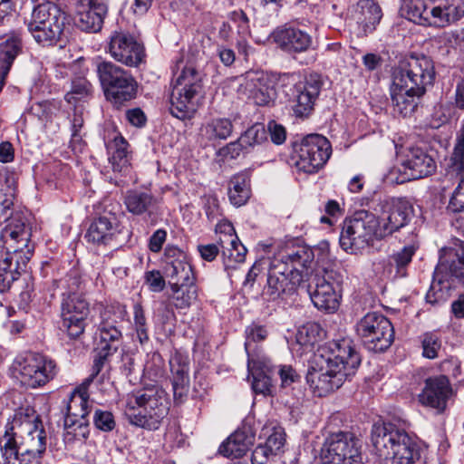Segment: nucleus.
Segmentation results:
<instances>
[{
  "label": "nucleus",
  "instance_id": "obj_1",
  "mask_svg": "<svg viewBox=\"0 0 464 464\" xmlns=\"http://www.w3.org/2000/svg\"><path fill=\"white\" fill-rule=\"evenodd\" d=\"M361 357L350 338L328 343L309 362L306 382L314 395L324 397L355 374Z\"/></svg>",
  "mask_w": 464,
  "mask_h": 464
},
{
  "label": "nucleus",
  "instance_id": "obj_2",
  "mask_svg": "<svg viewBox=\"0 0 464 464\" xmlns=\"http://www.w3.org/2000/svg\"><path fill=\"white\" fill-rule=\"evenodd\" d=\"M47 433L41 416L31 407L21 409L7 422L0 438L5 464H41L46 454Z\"/></svg>",
  "mask_w": 464,
  "mask_h": 464
},
{
  "label": "nucleus",
  "instance_id": "obj_3",
  "mask_svg": "<svg viewBox=\"0 0 464 464\" xmlns=\"http://www.w3.org/2000/svg\"><path fill=\"white\" fill-rule=\"evenodd\" d=\"M433 61L426 56L411 55L401 61L392 73L391 97L394 112L411 116L417 109L427 86L435 80Z\"/></svg>",
  "mask_w": 464,
  "mask_h": 464
},
{
  "label": "nucleus",
  "instance_id": "obj_4",
  "mask_svg": "<svg viewBox=\"0 0 464 464\" xmlns=\"http://www.w3.org/2000/svg\"><path fill=\"white\" fill-rule=\"evenodd\" d=\"M314 257L309 246H296L285 247L269 258L263 295L269 301L286 299L295 295L304 281L305 272Z\"/></svg>",
  "mask_w": 464,
  "mask_h": 464
},
{
  "label": "nucleus",
  "instance_id": "obj_5",
  "mask_svg": "<svg viewBox=\"0 0 464 464\" xmlns=\"http://www.w3.org/2000/svg\"><path fill=\"white\" fill-rule=\"evenodd\" d=\"M31 229L22 219H12L0 233V293L9 290L25 271L34 254Z\"/></svg>",
  "mask_w": 464,
  "mask_h": 464
},
{
  "label": "nucleus",
  "instance_id": "obj_6",
  "mask_svg": "<svg viewBox=\"0 0 464 464\" xmlns=\"http://www.w3.org/2000/svg\"><path fill=\"white\" fill-rule=\"evenodd\" d=\"M371 441L378 464H421L417 438L392 422L375 423Z\"/></svg>",
  "mask_w": 464,
  "mask_h": 464
},
{
  "label": "nucleus",
  "instance_id": "obj_7",
  "mask_svg": "<svg viewBox=\"0 0 464 464\" xmlns=\"http://www.w3.org/2000/svg\"><path fill=\"white\" fill-rule=\"evenodd\" d=\"M169 411L166 392L158 385H150L128 395L125 415L131 425L156 430Z\"/></svg>",
  "mask_w": 464,
  "mask_h": 464
},
{
  "label": "nucleus",
  "instance_id": "obj_8",
  "mask_svg": "<svg viewBox=\"0 0 464 464\" xmlns=\"http://www.w3.org/2000/svg\"><path fill=\"white\" fill-rule=\"evenodd\" d=\"M25 23L39 44L53 46L63 41L69 15L55 3L46 1L34 7L31 18Z\"/></svg>",
  "mask_w": 464,
  "mask_h": 464
},
{
  "label": "nucleus",
  "instance_id": "obj_9",
  "mask_svg": "<svg viewBox=\"0 0 464 464\" xmlns=\"http://www.w3.org/2000/svg\"><path fill=\"white\" fill-rule=\"evenodd\" d=\"M95 70L106 100L117 109L135 99L139 84L130 71L98 57Z\"/></svg>",
  "mask_w": 464,
  "mask_h": 464
},
{
  "label": "nucleus",
  "instance_id": "obj_10",
  "mask_svg": "<svg viewBox=\"0 0 464 464\" xmlns=\"http://www.w3.org/2000/svg\"><path fill=\"white\" fill-rule=\"evenodd\" d=\"M382 239L377 216L361 210L343 220L339 241L345 252L358 254L372 246L375 240Z\"/></svg>",
  "mask_w": 464,
  "mask_h": 464
},
{
  "label": "nucleus",
  "instance_id": "obj_11",
  "mask_svg": "<svg viewBox=\"0 0 464 464\" xmlns=\"http://www.w3.org/2000/svg\"><path fill=\"white\" fill-rule=\"evenodd\" d=\"M332 155V145L327 138L313 133L294 143L292 160L298 170L307 174L317 172Z\"/></svg>",
  "mask_w": 464,
  "mask_h": 464
},
{
  "label": "nucleus",
  "instance_id": "obj_12",
  "mask_svg": "<svg viewBox=\"0 0 464 464\" xmlns=\"http://www.w3.org/2000/svg\"><path fill=\"white\" fill-rule=\"evenodd\" d=\"M128 315L126 305L115 302L102 305L99 312L96 335L105 355L115 353L122 341V326Z\"/></svg>",
  "mask_w": 464,
  "mask_h": 464
},
{
  "label": "nucleus",
  "instance_id": "obj_13",
  "mask_svg": "<svg viewBox=\"0 0 464 464\" xmlns=\"http://www.w3.org/2000/svg\"><path fill=\"white\" fill-rule=\"evenodd\" d=\"M343 276L333 268L317 271L307 285L314 305L327 313L335 312L340 304Z\"/></svg>",
  "mask_w": 464,
  "mask_h": 464
},
{
  "label": "nucleus",
  "instance_id": "obj_14",
  "mask_svg": "<svg viewBox=\"0 0 464 464\" xmlns=\"http://www.w3.org/2000/svg\"><path fill=\"white\" fill-rule=\"evenodd\" d=\"M130 236L129 230L122 225L117 214L111 211H104L92 220L84 238L88 243L98 246L117 248L127 243Z\"/></svg>",
  "mask_w": 464,
  "mask_h": 464
},
{
  "label": "nucleus",
  "instance_id": "obj_15",
  "mask_svg": "<svg viewBox=\"0 0 464 464\" xmlns=\"http://www.w3.org/2000/svg\"><path fill=\"white\" fill-rule=\"evenodd\" d=\"M322 464H364L362 441L353 433L331 434L322 449Z\"/></svg>",
  "mask_w": 464,
  "mask_h": 464
},
{
  "label": "nucleus",
  "instance_id": "obj_16",
  "mask_svg": "<svg viewBox=\"0 0 464 464\" xmlns=\"http://www.w3.org/2000/svg\"><path fill=\"white\" fill-rule=\"evenodd\" d=\"M357 334L370 351H386L394 341V329L391 321L378 312L367 313L356 324Z\"/></svg>",
  "mask_w": 464,
  "mask_h": 464
},
{
  "label": "nucleus",
  "instance_id": "obj_17",
  "mask_svg": "<svg viewBox=\"0 0 464 464\" xmlns=\"http://www.w3.org/2000/svg\"><path fill=\"white\" fill-rule=\"evenodd\" d=\"M22 382L31 388L43 387L58 373L59 368L52 358L39 353H26L14 362Z\"/></svg>",
  "mask_w": 464,
  "mask_h": 464
},
{
  "label": "nucleus",
  "instance_id": "obj_18",
  "mask_svg": "<svg viewBox=\"0 0 464 464\" xmlns=\"http://www.w3.org/2000/svg\"><path fill=\"white\" fill-rule=\"evenodd\" d=\"M90 304L84 295H61L60 330L71 340L79 339L85 332Z\"/></svg>",
  "mask_w": 464,
  "mask_h": 464
},
{
  "label": "nucleus",
  "instance_id": "obj_19",
  "mask_svg": "<svg viewBox=\"0 0 464 464\" xmlns=\"http://www.w3.org/2000/svg\"><path fill=\"white\" fill-rule=\"evenodd\" d=\"M323 85V77L317 72L305 75L294 85L289 102L296 118H308L313 113Z\"/></svg>",
  "mask_w": 464,
  "mask_h": 464
},
{
  "label": "nucleus",
  "instance_id": "obj_20",
  "mask_svg": "<svg viewBox=\"0 0 464 464\" xmlns=\"http://www.w3.org/2000/svg\"><path fill=\"white\" fill-rule=\"evenodd\" d=\"M237 92L257 106H269L276 98V82L264 71H248L243 75Z\"/></svg>",
  "mask_w": 464,
  "mask_h": 464
},
{
  "label": "nucleus",
  "instance_id": "obj_21",
  "mask_svg": "<svg viewBox=\"0 0 464 464\" xmlns=\"http://www.w3.org/2000/svg\"><path fill=\"white\" fill-rule=\"evenodd\" d=\"M412 215V205L405 198H384L381 202V214L377 217L384 238L408 225Z\"/></svg>",
  "mask_w": 464,
  "mask_h": 464
},
{
  "label": "nucleus",
  "instance_id": "obj_22",
  "mask_svg": "<svg viewBox=\"0 0 464 464\" xmlns=\"http://www.w3.org/2000/svg\"><path fill=\"white\" fill-rule=\"evenodd\" d=\"M437 169L434 158L420 147L410 148L401 159L398 171L401 176L396 179L397 183L424 179L431 176Z\"/></svg>",
  "mask_w": 464,
  "mask_h": 464
},
{
  "label": "nucleus",
  "instance_id": "obj_23",
  "mask_svg": "<svg viewBox=\"0 0 464 464\" xmlns=\"http://www.w3.org/2000/svg\"><path fill=\"white\" fill-rule=\"evenodd\" d=\"M108 49L116 61L130 67L138 66L145 57L143 45L123 32H114L111 35Z\"/></svg>",
  "mask_w": 464,
  "mask_h": 464
},
{
  "label": "nucleus",
  "instance_id": "obj_24",
  "mask_svg": "<svg viewBox=\"0 0 464 464\" xmlns=\"http://www.w3.org/2000/svg\"><path fill=\"white\" fill-rule=\"evenodd\" d=\"M270 40L284 53L294 55L305 53L313 45V37L299 27L285 24L276 27L269 35Z\"/></svg>",
  "mask_w": 464,
  "mask_h": 464
},
{
  "label": "nucleus",
  "instance_id": "obj_25",
  "mask_svg": "<svg viewBox=\"0 0 464 464\" xmlns=\"http://www.w3.org/2000/svg\"><path fill=\"white\" fill-rule=\"evenodd\" d=\"M164 273L169 285H180L196 282L195 274L187 254L174 245H167L164 250Z\"/></svg>",
  "mask_w": 464,
  "mask_h": 464
},
{
  "label": "nucleus",
  "instance_id": "obj_26",
  "mask_svg": "<svg viewBox=\"0 0 464 464\" xmlns=\"http://www.w3.org/2000/svg\"><path fill=\"white\" fill-rule=\"evenodd\" d=\"M452 395L453 390L449 378L445 375H439L425 380L424 387L418 397L421 405L430 407L439 413H442Z\"/></svg>",
  "mask_w": 464,
  "mask_h": 464
},
{
  "label": "nucleus",
  "instance_id": "obj_27",
  "mask_svg": "<svg viewBox=\"0 0 464 464\" xmlns=\"http://www.w3.org/2000/svg\"><path fill=\"white\" fill-rule=\"evenodd\" d=\"M256 430L250 420H246L241 426L225 440L218 447V453L226 458H241L254 444Z\"/></svg>",
  "mask_w": 464,
  "mask_h": 464
},
{
  "label": "nucleus",
  "instance_id": "obj_28",
  "mask_svg": "<svg viewBox=\"0 0 464 464\" xmlns=\"http://www.w3.org/2000/svg\"><path fill=\"white\" fill-rule=\"evenodd\" d=\"M418 248V243L411 242L404 246L401 250L388 256L380 263L383 274L393 279L405 277L408 267Z\"/></svg>",
  "mask_w": 464,
  "mask_h": 464
},
{
  "label": "nucleus",
  "instance_id": "obj_29",
  "mask_svg": "<svg viewBox=\"0 0 464 464\" xmlns=\"http://www.w3.org/2000/svg\"><path fill=\"white\" fill-rule=\"evenodd\" d=\"M174 401L180 403L187 397L189 385V365L187 358L175 354L169 359Z\"/></svg>",
  "mask_w": 464,
  "mask_h": 464
},
{
  "label": "nucleus",
  "instance_id": "obj_30",
  "mask_svg": "<svg viewBox=\"0 0 464 464\" xmlns=\"http://www.w3.org/2000/svg\"><path fill=\"white\" fill-rule=\"evenodd\" d=\"M108 153L111 155L109 160L112 170L119 173H126L130 169L129 143L119 132L114 131L111 138L104 139Z\"/></svg>",
  "mask_w": 464,
  "mask_h": 464
},
{
  "label": "nucleus",
  "instance_id": "obj_31",
  "mask_svg": "<svg viewBox=\"0 0 464 464\" xmlns=\"http://www.w3.org/2000/svg\"><path fill=\"white\" fill-rule=\"evenodd\" d=\"M108 14V5L76 4L75 24L82 31L97 33L101 31L104 18Z\"/></svg>",
  "mask_w": 464,
  "mask_h": 464
},
{
  "label": "nucleus",
  "instance_id": "obj_32",
  "mask_svg": "<svg viewBox=\"0 0 464 464\" xmlns=\"http://www.w3.org/2000/svg\"><path fill=\"white\" fill-rule=\"evenodd\" d=\"M201 96L185 89L173 88L170 94L169 107L171 115L179 120L193 118L198 110V100Z\"/></svg>",
  "mask_w": 464,
  "mask_h": 464
},
{
  "label": "nucleus",
  "instance_id": "obj_33",
  "mask_svg": "<svg viewBox=\"0 0 464 464\" xmlns=\"http://www.w3.org/2000/svg\"><path fill=\"white\" fill-rule=\"evenodd\" d=\"M431 16L435 26H448L464 16V0H434Z\"/></svg>",
  "mask_w": 464,
  "mask_h": 464
},
{
  "label": "nucleus",
  "instance_id": "obj_34",
  "mask_svg": "<svg viewBox=\"0 0 464 464\" xmlns=\"http://www.w3.org/2000/svg\"><path fill=\"white\" fill-rule=\"evenodd\" d=\"M64 419L72 420H87L90 413L89 392L86 383L76 387L64 401Z\"/></svg>",
  "mask_w": 464,
  "mask_h": 464
},
{
  "label": "nucleus",
  "instance_id": "obj_35",
  "mask_svg": "<svg viewBox=\"0 0 464 464\" xmlns=\"http://www.w3.org/2000/svg\"><path fill=\"white\" fill-rule=\"evenodd\" d=\"M430 0H403L401 14L414 24L424 26H435V17L431 16Z\"/></svg>",
  "mask_w": 464,
  "mask_h": 464
},
{
  "label": "nucleus",
  "instance_id": "obj_36",
  "mask_svg": "<svg viewBox=\"0 0 464 464\" xmlns=\"http://www.w3.org/2000/svg\"><path fill=\"white\" fill-rule=\"evenodd\" d=\"M90 435L89 420H72L63 419V441L67 450L72 449L76 444H83Z\"/></svg>",
  "mask_w": 464,
  "mask_h": 464
},
{
  "label": "nucleus",
  "instance_id": "obj_37",
  "mask_svg": "<svg viewBox=\"0 0 464 464\" xmlns=\"http://www.w3.org/2000/svg\"><path fill=\"white\" fill-rule=\"evenodd\" d=\"M22 51L23 43L18 34H13L0 43V70L4 74H9L14 60Z\"/></svg>",
  "mask_w": 464,
  "mask_h": 464
},
{
  "label": "nucleus",
  "instance_id": "obj_38",
  "mask_svg": "<svg viewBox=\"0 0 464 464\" xmlns=\"http://www.w3.org/2000/svg\"><path fill=\"white\" fill-rule=\"evenodd\" d=\"M250 178L247 173L240 172L234 175L229 181L228 198L232 205L241 207L250 198Z\"/></svg>",
  "mask_w": 464,
  "mask_h": 464
},
{
  "label": "nucleus",
  "instance_id": "obj_39",
  "mask_svg": "<svg viewBox=\"0 0 464 464\" xmlns=\"http://www.w3.org/2000/svg\"><path fill=\"white\" fill-rule=\"evenodd\" d=\"M124 204L129 212L140 216L150 212L156 205V198L148 192L130 190L124 197Z\"/></svg>",
  "mask_w": 464,
  "mask_h": 464
},
{
  "label": "nucleus",
  "instance_id": "obj_40",
  "mask_svg": "<svg viewBox=\"0 0 464 464\" xmlns=\"http://www.w3.org/2000/svg\"><path fill=\"white\" fill-rule=\"evenodd\" d=\"M233 131V124L228 118H213L200 128V133L208 141L227 140Z\"/></svg>",
  "mask_w": 464,
  "mask_h": 464
},
{
  "label": "nucleus",
  "instance_id": "obj_41",
  "mask_svg": "<svg viewBox=\"0 0 464 464\" xmlns=\"http://www.w3.org/2000/svg\"><path fill=\"white\" fill-rule=\"evenodd\" d=\"M203 75L191 65L183 68L180 74L175 80L173 88L189 91L192 93L202 95L203 92Z\"/></svg>",
  "mask_w": 464,
  "mask_h": 464
},
{
  "label": "nucleus",
  "instance_id": "obj_42",
  "mask_svg": "<svg viewBox=\"0 0 464 464\" xmlns=\"http://www.w3.org/2000/svg\"><path fill=\"white\" fill-rule=\"evenodd\" d=\"M361 8L362 17L359 18V24L365 34L372 33L382 17V9L374 0L362 1Z\"/></svg>",
  "mask_w": 464,
  "mask_h": 464
},
{
  "label": "nucleus",
  "instance_id": "obj_43",
  "mask_svg": "<svg viewBox=\"0 0 464 464\" xmlns=\"http://www.w3.org/2000/svg\"><path fill=\"white\" fill-rule=\"evenodd\" d=\"M441 266H437L434 271L433 280L426 295V301L431 304L444 302L450 290V282L440 276Z\"/></svg>",
  "mask_w": 464,
  "mask_h": 464
},
{
  "label": "nucleus",
  "instance_id": "obj_44",
  "mask_svg": "<svg viewBox=\"0 0 464 464\" xmlns=\"http://www.w3.org/2000/svg\"><path fill=\"white\" fill-rule=\"evenodd\" d=\"M133 317L131 328L138 342L144 345L150 341V327L145 314V310L140 302H136L132 307Z\"/></svg>",
  "mask_w": 464,
  "mask_h": 464
},
{
  "label": "nucleus",
  "instance_id": "obj_45",
  "mask_svg": "<svg viewBox=\"0 0 464 464\" xmlns=\"http://www.w3.org/2000/svg\"><path fill=\"white\" fill-rule=\"evenodd\" d=\"M173 293L174 304L179 309L188 307L198 296V287L195 282L170 285Z\"/></svg>",
  "mask_w": 464,
  "mask_h": 464
},
{
  "label": "nucleus",
  "instance_id": "obj_46",
  "mask_svg": "<svg viewBox=\"0 0 464 464\" xmlns=\"http://www.w3.org/2000/svg\"><path fill=\"white\" fill-rule=\"evenodd\" d=\"M268 332L264 325L251 324L245 330V350L248 357V364L254 362L253 353L256 349V343L263 342L267 337Z\"/></svg>",
  "mask_w": 464,
  "mask_h": 464
},
{
  "label": "nucleus",
  "instance_id": "obj_47",
  "mask_svg": "<svg viewBox=\"0 0 464 464\" xmlns=\"http://www.w3.org/2000/svg\"><path fill=\"white\" fill-rule=\"evenodd\" d=\"M57 287L63 290L61 295H83L80 291L84 286V280L77 269H71L63 278L56 281Z\"/></svg>",
  "mask_w": 464,
  "mask_h": 464
},
{
  "label": "nucleus",
  "instance_id": "obj_48",
  "mask_svg": "<svg viewBox=\"0 0 464 464\" xmlns=\"http://www.w3.org/2000/svg\"><path fill=\"white\" fill-rule=\"evenodd\" d=\"M322 328L314 322H309L299 327L295 338L296 342L304 347H313L321 340Z\"/></svg>",
  "mask_w": 464,
  "mask_h": 464
},
{
  "label": "nucleus",
  "instance_id": "obj_49",
  "mask_svg": "<svg viewBox=\"0 0 464 464\" xmlns=\"http://www.w3.org/2000/svg\"><path fill=\"white\" fill-rule=\"evenodd\" d=\"M445 177L456 181L464 179V150L454 149L447 161Z\"/></svg>",
  "mask_w": 464,
  "mask_h": 464
},
{
  "label": "nucleus",
  "instance_id": "obj_50",
  "mask_svg": "<svg viewBox=\"0 0 464 464\" xmlns=\"http://www.w3.org/2000/svg\"><path fill=\"white\" fill-rule=\"evenodd\" d=\"M422 356L427 359H435L442 346L440 335L435 332H426L420 336Z\"/></svg>",
  "mask_w": 464,
  "mask_h": 464
},
{
  "label": "nucleus",
  "instance_id": "obj_51",
  "mask_svg": "<svg viewBox=\"0 0 464 464\" xmlns=\"http://www.w3.org/2000/svg\"><path fill=\"white\" fill-rule=\"evenodd\" d=\"M239 138L243 146L246 147L248 150L249 148L266 141L267 133L263 124L256 123L248 128Z\"/></svg>",
  "mask_w": 464,
  "mask_h": 464
},
{
  "label": "nucleus",
  "instance_id": "obj_52",
  "mask_svg": "<svg viewBox=\"0 0 464 464\" xmlns=\"http://www.w3.org/2000/svg\"><path fill=\"white\" fill-rule=\"evenodd\" d=\"M448 268L452 276L464 285V242L450 252Z\"/></svg>",
  "mask_w": 464,
  "mask_h": 464
},
{
  "label": "nucleus",
  "instance_id": "obj_53",
  "mask_svg": "<svg viewBox=\"0 0 464 464\" xmlns=\"http://www.w3.org/2000/svg\"><path fill=\"white\" fill-rule=\"evenodd\" d=\"M92 91V84L85 78H77L72 82V88L64 99L70 104H75L78 101L87 97Z\"/></svg>",
  "mask_w": 464,
  "mask_h": 464
},
{
  "label": "nucleus",
  "instance_id": "obj_54",
  "mask_svg": "<svg viewBox=\"0 0 464 464\" xmlns=\"http://www.w3.org/2000/svg\"><path fill=\"white\" fill-rule=\"evenodd\" d=\"M263 444L276 455L283 452V449L285 444V430L279 426L273 427Z\"/></svg>",
  "mask_w": 464,
  "mask_h": 464
},
{
  "label": "nucleus",
  "instance_id": "obj_55",
  "mask_svg": "<svg viewBox=\"0 0 464 464\" xmlns=\"http://www.w3.org/2000/svg\"><path fill=\"white\" fill-rule=\"evenodd\" d=\"M93 424L96 429L103 431L110 432L116 427V421L113 414L109 411L97 409L93 414Z\"/></svg>",
  "mask_w": 464,
  "mask_h": 464
},
{
  "label": "nucleus",
  "instance_id": "obj_56",
  "mask_svg": "<svg viewBox=\"0 0 464 464\" xmlns=\"http://www.w3.org/2000/svg\"><path fill=\"white\" fill-rule=\"evenodd\" d=\"M6 182V192L3 193V189L0 190V211L4 216L8 217V211H10L12 207L14 206V201L15 198L14 178H7Z\"/></svg>",
  "mask_w": 464,
  "mask_h": 464
},
{
  "label": "nucleus",
  "instance_id": "obj_57",
  "mask_svg": "<svg viewBox=\"0 0 464 464\" xmlns=\"http://www.w3.org/2000/svg\"><path fill=\"white\" fill-rule=\"evenodd\" d=\"M252 389L256 393L272 395L273 383L271 378L264 372H258L253 375Z\"/></svg>",
  "mask_w": 464,
  "mask_h": 464
},
{
  "label": "nucleus",
  "instance_id": "obj_58",
  "mask_svg": "<svg viewBox=\"0 0 464 464\" xmlns=\"http://www.w3.org/2000/svg\"><path fill=\"white\" fill-rule=\"evenodd\" d=\"M453 190L448 204V209L453 213H464V179H460Z\"/></svg>",
  "mask_w": 464,
  "mask_h": 464
},
{
  "label": "nucleus",
  "instance_id": "obj_59",
  "mask_svg": "<svg viewBox=\"0 0 464 464\" xmlns=\"http://www.w3.org/2000/svg\"><path fill=\"white\" fill-rule=\"evenodd\" d=\"M224 241L219 238L216 244H199L197 246L200 257L207 262L214 261L219 255L220 247H224Z\"/></svg>",
  "mask_w": 464,
  "mask_h": 464
},
{
  "label": "nucleus",
  "instance_id": "obj_60",
  "mask_svg": "<svg viewBox=\"0 0 464 464\" xmlns=\"http://www.w3.org/2000/svg\"><path fill=\"white\" fill-rule=\"evenodd\" d=\"M229 244L230 248L227 249L228 252V259L234 260L236 263H243L246 259V255L247 252L246 246L240 242L237 236H235L230 240Z\"/></svg>",
  "mask_w": 464,
  "mask_h": 464
},
{
  "label": "nucleus",
  "instance_id": "obj_61",
  "mask_svg": "<svg viewBox=\"0 0 464 464\" xmlns=\"http://www.w3.org/2000/svg\"><path fill=\"white\" fill-rule=\"evenodd\" d=\"M324 212L327 216H322L320 218V222L322 224H328L332 226L334 224L332 218H336L342 216L343 209L341 208L338 201L329 199L324 205Z\"/></svg>",
  "mask_w": 464,
  "mask_h": 464
},
{
  "label": "nucleus",
  "instance_id": "obj_62",
  "mask_svg": "<svg viewBox=\"0 0 464 464\" xmlns=\"http://www.w3.org/2000/svg\"><path fill=\"white\" fill-rule=\"evenodd\" d=\"M121 372L128 379L131 384H135L140 379V369L137 371L134 359L129 355L123 357L122 359Z\"/></svg>",
  "mask_w": 464,
  "mask_h": 464
},
{
  "label": "nucleus",
  "instance_id": "obj_63",
  "mask_svg": "<svg viewBox=\"0 0 464 464\" xmlns=\"http://www.w3.org/2000/svg\"><path fill=\"white\" fill-rule=\"evenodd\" d=\"M144 278L152 292H161L165 287V279L159 270L147 271Z\"/></svg>",
  "mask_w": 464,
  "mask_h": 464
},
{
  "label": "nucleus",
  "instance_id": "obj_64",
  "mask_svg": "<svg viewBox=\"0 0 464 464\" xmlns=\"http://www.w3.org/2000/svg\"><path fill=\"white\" fill-rule=\"evenodd\" d=\"M275 456H276V454L270 451L267 447L264 444H259L252 452L251 462L252 464H267Z\"/></svg>",
  "mask_w": 464,
  "mask_h": 464
}]
</instances>
